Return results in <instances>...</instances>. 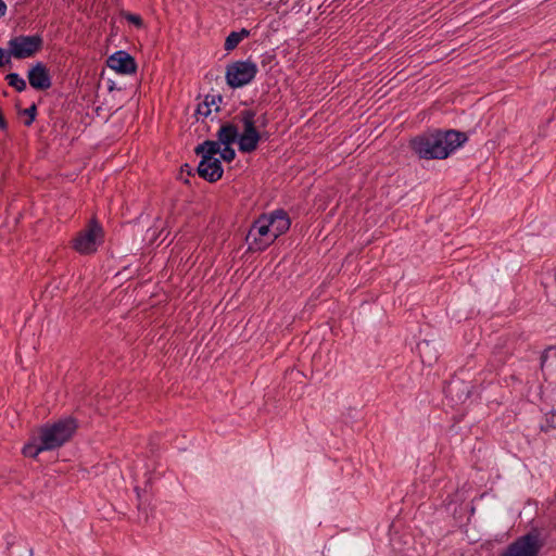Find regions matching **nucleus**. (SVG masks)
Segmentation results:
<instances>
[{"instance_id": "obj_1", "label": "nucleus", "mask_w": 556, "mask_h": 556, "mask_svg": "<svg viewBox=\"0 0 556 556\" xmlns=\"http://www.w3.org/2000/svg\"><path fill=\"white\" fill-rule=\"evenodd\" d=\"M467 140V135L458 130H434L414 137L409 147L419 159L444 160Z\"/></svg>"}, {"instance_id": "obj_2", "label": "nucleus", "mask_w": 556, "mask_h": 556, "mask_svg": "<svg viewBox=\"0 0 556 556\" xmlns=\"http://www.w3.org/2000/svg\"><path fill=\"white\" fill-rule=\"evenodd\" d=\"M76 424L73 419H61L52 425H46L39 430L38 440L42 447L51 451L62 446L73 435Z\"/></svg>"}, {"instance_id": "obj_3", "label": "nucleus", "mask_w": 556, "mask_h": 556, "mask_svg": "<svg viewBox=\"0 0 556 556\" xmlns=\"http://www.w3.org/2000/svg\"><path fill=\"white\" fill-rule=\"evenodd\" d=\"M235 119L242 125V132L239 135V150L242 153L255 151L263 139V134L256 126V111L252 109L242 110Z\"/></svg>"}, {"instance_id": "obj_4", "label": "nucleus", "mask_w": 556, "mask_h": 556, "mask_svg": "<svg viewBox=\"0 0 556 556\" xmlns=\"http://www.w3.org/2000/svg\"><path fill=\"white\" fill-rule=\"evenodd\" d=\"M257 73L258 67L252 60L235 61L226 66L225 79L230 88L238 89L251 84Z\"/></svg>"}, {"instance_id": "obj_5", "label": "nucleus", "mask_w": 556, "mask_h": 556, "mask_svg": "<svg viewBox=\"0 0 556 556\" xmlns=\"http://www.w3.org/2000/svg\"><path fill=\"white\" fill-rule=\"evenodd\" d=\"M104 231L102 226L94 219L77 232L72 241L73 249L80 254L94 253L103 242Z\"/></svg>"}, {"instance_id": "obj_6", "label": "nucleus", "mask_w": 556, "mask_h": 556, "mask_svg": "<svg viewBox=\"0 0 556 556\" xmlns=\"http://www.w3.org/2000/svg\"><path fill=\"white\" fill-rule=\"evenodd\" d=\"M545 538L534 529L510 543L500 556H538Z\"/></svg>"}, {"instance_id": "obj_7", "label": "nucleus", "mask_w": 556, "mask_h": 556, "mask_svg": "<svg viewBox=\"0 0 556 556\" xmlns=\"http://www.w3.org/2000/svg\"><path fill=\"white\" fill-rule=\"evenodd\" d=\"M276 241L267 222V217L262 214L250 227L245 237V242L250 251H264Z\"/></svg>"}, {"instance_id": "obj_8", "label": "nucleus", "mask_w": 556, "mask_h": 556, "mask_svg": "<svg viewBox=\"0 0 556 556\" xmlns=\"http://www.w3.org/2000/svg\"><path fill=\"white\" fill-rule=\"evenodd\" d=\"M43 45L40 35H18L8 41V48L14 59L23 60L34 56Z\"/></svg>"}, {"instance_id": "obj_9", "label": "nucleus", "mask_w": 556, "mask_h": 556, "mask_svg": "<svg viewBox=\"0 0 556 556\" xmlns=\"http://www.w3.org/2000/svg\"><path fill=\"white\" fill-rule=\"evenodd\" d=\"M108 66L124 75H129L136 72L137 64L135 59L125 51H117L108 59Z\"/></svg>"}, {"instance_id": "obj_10", "label": "nucleus", "mask_w": 556, "mask_h": 556, "mask_svg": "<svg viewBox=\"0 0 556 556\" xmlns=\"http://www.w3.org/2000/svg\"><path fill=\"white\" fill-rule=\"evenodd\" d=\"M27 78L29 85L37 90H47L51 87L52 84L49 71L47 66L41 62H37L29 68Z\"/></svg>"}, {"instance_id": "obj_11", "label": "nucleus", "mask_w": 556, "mask_h": 556, "mask_svg": "<svg viewBox=\"0 0 556 556\" xmlns=\"http://www.w3.org/2000/svg\"><path fill=\"white\" fill-rule=\"evenodd\" d=\"M267 217L268 225L275 239L277 240L281 235L286 233L290 226L291 220L287 212L283 210H275L270 213L264 214Z\"/></svg>"}, {"instance_id": "obj_12", "label": "nucleus", "mask_w": 556, "mask_h": 556, "mask_svg": "<svg viewBox=\"0 0 556 556\" xmlns=\"http://www.w3.org/2000/svg\"><path fill=\"white\" fill-rule=\"evenodd\" d=\"M222 163L218 159L201 160L198 165V174L203 179L215 182L223 176Z\"/></svg>"}, {"instance_id": "obj_13", "label": "nucleus", "mask_w": 556, "mask_h": 556, "mask_svg": "<svg viewBox=\"0 0 556 556\" xmlns=\"http://www.w3.org/2000/svg\"><path fill=\"white\" fill-rule=\"evenodd\" d=\"M217 141L223 146H231L233 142H239V131L232 123H224L217 131Z\"/></svg>"}, {"instance_id": "obj_14", "label": "nucleus", "mask_w": 556, "mask_h": 556, "mask_svg": "<svg viewBox=\"0 0 556 556\" xmlns=\"http://www.w3.org/2000/svg\"><path fill=\"white\" fill-rule=\"evenodd\" d=\"M197 155H201V160L215 159L214 155L220 152V143L218 141L205 140L194 150Z\"/></svg>"}, {"instance_id": "obj_15", "label": "nucleus", "mask_w": 556, "mask_h": 556, "mask_svg": "<svg viewBox=\"0 0 556 556\" xmlns=\"http://www.w3.org/2000/svg\"><path fill=\"white\" fill-rule=\"evenodd\" d=\"M223 101L222 96H206L205 100L198 105L197 114L201 116H208L214 106L216 111L219 110L218 104Z\"/></svg>"}, {"instance_id": "obj_16", "label": "nucleus", "mask_w": 556, "mask_h": 556, "mask_svg": "<svg viewBox=\"0 0 556 556\" xmlns=\"http://www.w3.org/2000/svg\"><path fill=\"white\" fill-rule=\"evenodd\" d=\"M250 36V30L242 28L240 31H231L225 40L224 48L226 51L235 50L238 45Z\"/></svg>"}, {"instance_id": "obj_17", "label": "nucleus", "mask_w": 556, "mask_h": 556, "mask_svg": "<svg viewBox=\"0 0 556 556\" xmlns=\"http://www.w3.org/2000/svg\"><path fill=\"white\" fill-rule=\"evenodd\" d=\"M5 80L9 86L14 88L18 92H22L26 89V81L16 73L8 74L5 76Z\"/></svg>"}, {"instance_id": "obj_18", "label": "nucleus", "mask_w": 556, "mask_h": 556, "mask_svg": "<svg viewBox=\"0 0 556 556\" xmlns=\"http://www.w3.org/2000/svg\"><path fill=\"white\" fill-rule=\"evenodd\" d=\"M42 451H47L42 447V442L39 443H28L23 447V454L27 457H36Z\"/></svg>"}, {"instance_id": "obj_19", "label": "nucleus", "mask_w": 556, "mask_h": 556, "mask_svg": "<svg viewBox=\"0 0 556 556\" xmlns=\"http://www.w3.org/2000/svg\"><path fill=\"white\" fill-rule=\"evenodd\" d=\"M11 49L0 48V68L4 70L12 66Z\"/></svg>"}, {"instance_id": "obj_20", "label": "nucleus", "mask_w": 556, "mask_h": 556, "mask_svg": "<svg viewBox=\"0 0 556 556\" xmlns=\"http://www.w3.org/2000/svg\"><path fill=\"white\" fill-rule=\"evenodd\" d=\"M541 429L543 431H548L549 429H556V415L551 412L546 415L545 420L541 425Z\"/></svg>"}, {"instance_id": "obj_21", "label": "nucleus", "mask_w": 556, "mask_h": 556, "mask_svg": "<svg viewBox=\"0 0 556 556\" xmlns=\"http://www.w3.org/2000/svg\"><path fill=\"white\" fill-rule=\"evenodd\" d=\"M22 114L27 116V119L24 122L26 126H30L33 122L35 121L36 114H37V108L35 104H33L30 108L24 109L22 111Z\"/></svg>"}, {"instance_id": "obj_22", "label": "nucleus", "mask_w": 556, "mask_h": 556, "mask_svg": "<svg viewBox=\"0 0 556 556\" xmlns=\"http://www.w3.org/2000/svg\"><path fill=\"white\" fill-rule=\"evenodd\" d=\"M219 153L225 162H231L236 157V152L230 146H224Z\"/></svg>"}, {"instance_id": "obj_23", "label": "nucleus", "mask_w": 556, "mask_h": 556, "mask_svg": "<svg viewBox=\"0 0 556 556\" xmlns=\"http://www.w3.org/2000/svg\"><path fill=\"white\" fill-rule=\"evenodd\" d=\"M551 356H556V349L555 348H548L541 356V366L542 368L545 367L548 358Z\"/></svg>"}, {"instance_id": "obj_24", "label": "nucleus", "mask_w": 556, "mask_h": 556, "mask_svg": "<svg viewBox=\"0 0 556 556\" xmlns=\"http://www.w3.org/2000/svg\"><path fill=\"white\" fill-rule=\"evenodd\" d=\"M260 124V126L265 127L267 125V116L266 114H262L261 116L256 117V124Z\"/></svg>"}, {"instance_id": "obj_25", "label": "nucleus", "mask_w": 556, "mask_h": 556, "mask_svg": "<svg viewBox=\"0 0 556 556\" xmlns=\"http://www.w3.org/2000/svg\"><path fill=\"white\" fill-rule=\"evenodd\" d=\"M129 21L132 22L134 24H136L137 26H141L142 25V20L138 15H130L129 16Z\"/></svg>"}, {"instance_id": "obj_26", "label": "nucleus", "mask_w": 556, "mask_h": 556, "mask_svg": "<svg viewBox=\"0 0 556 556\" xmlns=\"http://www.w3.org/2000/svg\"><path fill=\"white\" fill-rule=\"evenodd\" d=\"M7 128H8V123H7L2 112L0 111V129L5 130Z\"/></svg>"}, {"instance_id": "obj_27", "label": "nucleus", "mask_w": 556, "mask_h": 556, "mask_svg": "<svg viewBox=\"0 0 556 556\" xmlns=\"http://www.w3.org/2000/svg\"><path fill=\"white\" fill-rule=\"evenodd\" d=\"M7 12V5L3 0H0V17L3 16Z\"/></svg>"}, {"instance_id": "obj_28", "label": "nucleus", "mask_w": 556, "mask_h": 556, "mask_svg": "<svg viewBox=\"0 0 556 556\" xmlns=\"http://www.w3.org/2000/svg\"><path fill=\"white\" fill-rule=\"evenodd\" d=\"M273 58H274L273 55H266V56H264V59L262 60L263 65H265L266 63L270 62V60H271Z\"/></svg>"}, {"instance_id": "obj_29", "label": "nucleus", "mask_w": 556, "mask_h": 556, "mask_svg": "<svg viewBox=\"0 0 556 556\" xmlns=\"http://www.w3.org/2000/svg\"><path fill=\"white\" fill-rule=\"evenodd\" d=\"M553 413H555V415H556V409H555V410H553Z\"/></svg>"}]
</instances>
